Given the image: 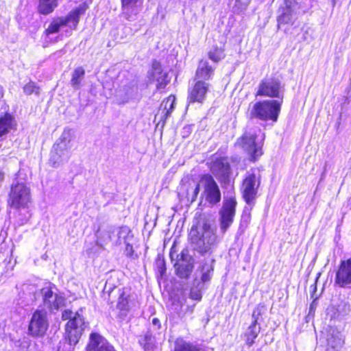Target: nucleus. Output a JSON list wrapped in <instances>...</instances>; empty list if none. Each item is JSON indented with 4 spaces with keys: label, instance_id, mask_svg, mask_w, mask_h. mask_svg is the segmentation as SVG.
Instances as JSON below:
<instances>
[{
    "label": "nucleus",
    "instance_id": "1",
    "mask_svg": "<svg viewBox=\"0 0 351 351\" xmlns=\"http://www.w3.org/2000/svg\"><path fill=\"white\" fill-rule=\"evenodd\" d=\"M190 239L194 250L202 255L210 254L220 241L216 234V229L208 223H203L201 232L192 228Z\"/></svg>",
    "mask_w": 351,
    "mask_h": 351
},
{
    "label": "nucleus",
    "instance_id": "2",
    "mask_svg": "<svg viewBox=\"0 0 351 351\" xmlns=\"http://www.w3.org/2000/svg\"><path fill=\"white\" fill-rule=\"evenodd\" d=\"M282 101L276 99L257 101L252 106L250 117L261 121L276 122L281 110Z\"/></svg>",
    "mask_w": 351,
    "mask_h": 351
},
{
    "label": "nucleus",
    "instance_id": "3",
    "mask_svg": "<svg viewBox=\"0 0 351 351\" xmlns=\"http://www.w3.org/2000/svg\"><path fill=\"white\" fill-rule=\"evenodd\" d=\"M257 132L261 133L258 128H249L239 138L236 145L243 149L250 156V160L255 161L263 154L262 146L263 136L261 141L257 140Z\"/></svg>",
    "mask_w": 351,
    "mask_h": 351
},
{
    "label": "nucleus",
    "instance_id": "4",
    "mask_svg": "<svg viewBox=\"0 0 351 351\" xmlns=\"http://www.w3.org/2000/svg\"><path fill=\"white\" fill-rule=\"evenodd\" d=\"M31 201V190L25 182L14 181L9 193V205L15 208H25Z\"/></svg>",
    "mask_w": 351,
    "mask_h": 351
},
{
    "label": "nucleus",
    "instance_id": "5",
    "mask_svg": "<svg viewBox=\"0 0 351 351\" xmlns=\"http://www.w3.org/2000/svg\"><path fill=\"white\" fill-rule=\"evenodd\" d=\"M285 86L277 77L270 76L262 79L257 87L256 97L261 96L270 98H278L282 101Z\"/></svg>",
    "mask_w": 351,
    "mask_h": 351
},
{
    "label": "nucleus",
    "instance_id": "6",
    "mask_svg": "<svg viewBox=\"0 0 351 351\" xmlns=\"http://www.w3.org/2000/svg\"><path fill=\"white\" fill-rule=\"evenodd\" d=\"M203 191L202 197L211 206L217 204L221 199L219 187L211 175H204L199 181Z\"/></svg>",
    "mask_w": 351,
    "mask_h": 351
},
{
    "label": "nucleus",
    "instance_id": "7",
    "mask_svg": "<svg viewBox=\"0 0 351 351\" xmlns=\"http://www.w3.org/2000/svg\"><path fill=\"white\" fill-rule=\"evenodd\" d=\"M261 174L259 171L248 172L242 185L243 197L248 205H253L257 197L258 189L261 184Z\"/></svg>",
    "mask_w": 351,
    "mask_h": 351
},
{
    "label": "nucleus",
    "instance_id": "8",
    "mask_svg": "<svg viewBox=\"0 0 351 351\" xmlns=\"http://www.w3.org/2000/svg\"><path fill=\"white\" fill-rule=\"evenodd\" d=\"M86 327L84 319L78 312L75 313L72 319L68 321L66 324V339L69 341V346H75L81 335Z\"/></svg>",
    "mask_w": 351,
    "mask_h": 351
},
{
    "label": "nucleus",
    "instance_id": "9",
    "mask_svg": "<svg viewBox=\"0 0 351 351\" xmlns=\"http://www.w3.org/2000/svg\"><path fill=\"white\" fill-rule=\"evenodd\" d=\"M298 6L291 1H285L278 10L277 16L278 29H283L287 32L286 25L291 26L294 24L298 18L297 10Z\"/></svg>",
    "mask_w": 351,
    "mask_h": 351
},
{
    "label": "nucleus",
    "instance_id": "10",
    "mask_svg": "<svg viewBox=\"0 0 351 351\" xmlns=\"http://www.w3.org/2000/svg\"><path fill=\"white\" fill-rule=\"evenodd\" d=\"M237 202L234 197L226 199L219 212L221 232L224 234L234 221Z\"/></svg>",
    "mask_w": 351,
    "mask_h": 351
},
{
    "label": "nucleus",
    "instance_id": "11",
    "mask_svg": "<svg viewBox=\"0 0 351 351\" xmlns=\"http://www.w3.org/2000/svg\"><path fill=\"white\" fill-rule=\"evenodd\" d=\"M48 326L47 312L44 310H36L30 319L28 334L34 337H43L47 330Z\"/></svg>",
    "mask_w": 351,
    "mask_h": 351
},
{
    "label": "nucleus",
    "instance_id": "12",
    "mask_svg": "<svg viewBox=\"0 0 351 351\" xmlns=\"http://www.w3.org/2000/svg\"><path fill=\"white\" fill-rule=\"evenodd\" d=\"M178 257V259L174 265L176 275L181 278H187L193 269L194 259L189 254L188 249L182 250Z\"/></svg>",
    "mask_w": 351,
    "mask_h": 351
},
{
    "label": "nucleus",
    "instance_id": "13",
    "mask_svg": "<svg viewBox=\"0 0 351 351\" xmlns=\"http://www.w3.org/2000/svg\"><path fill=\"white\" fill-rule=\"evenodd\" d=\"M210 171L221 183L224 184L230 183L231 169L226 158H220L214 160L211 163Z\"/></svg>",
    "mask_w": 351,
    "mask_h": 351
},
{
    "label": "nucleus",
    "instance_id": "14",
    "mask_svg": "<svg viewBox=\"0 0 351 351\" xmlns=\"http://www.w3.org/2000/svg\"><path fill=\"white\" fill-rule=\"evenodd\" d=\"M71 148L62 146L55 143L52 147L49 164L51 167L57 168L66 162L70 158V150Z\"/></svg>",
    "mask_w": 351,
    "mask_h": 351
},
{
    "label": "nucleus",
    "instance_id": "15",
    "mask_svg": "<svg viewBox=\"0 0 351 351\" xmlns=\"http://www.w3.org/2000/svg\"><path fill=\"white\" fill-rule=\"evenodd\" d=\"M122 14L129 21H135L142 9L143 0H121Z\"/></svg>",
    "mask_w": 351,
    "mask_h": 351
},
{
    "label": "nucleus",
    "instance_id": "16",
    "mask_svg": "<svg viewBox=\"0 0 351 351\" xmlns=\"http://www.w3.org/2000/svg\"><path fill=\"white\" fill-rule=\"evenodd\" d=\"M335 282L340 287H347L351 285V258L341 261Z\"/></svg>",
    "mask_w": 351,
    "mask_h": 351
},
{
    "label": "nucleus",
    "instance_id": "17",
    "mask_svg": "<svg viewBox=\"0 0 351 351\" xmlns=\"http://www.w3.org/2000/svg\"><path fill=\"white\" fill-rule=\"evenodd\" d=\"M43 302L50 310H58L64 305V299L63 297L54 293L50 287H45L41 290Z\"/></svg>",
    "mask_w": 351,
    "mask_h": 351
},
{
    "label": "nucleus",
    "instance_id": "18",
    "mask_svg": "<svg viewBox=\"0 0 351 351\" xmlns=\"http://www.w3.org/2000/svg\"><path fill=\"white\" fill-rule=\"evenodd\" d=\"M210 84L204 81H197L193 87L189 90L188 101L190 103H202L206 98Z\"/></svg>",
    "mask_w": 351,
    "mask_h": 351
},
{
    "label": "nucleus",
    "instance_id": "19",
    "mask_svg": "<svg viewBox=\"0 0 351 351\" xmlns=\"http://www.w3.org/2000/svg\"><path fill=\"white\" fill-rule=\"evenodd\" d=\"M87 351H116L106 339L97 333L90 335Z\"/></svg>",
    "mask_w": 351,
    "mask_h": 351
},
{
    "label": "nucleus",
    "instance_id": "20",
    "mask_svg": "<svg viewBox=\"0 0 351 351\" xmlns=\"http://www.w3.org/2000/svg\"><path fill=\"white\" fill-rule=\"evenodd\" d=\"M87 8V4L83 3L71 10L66 16L63 17L65 25H69L71 28L75 29L80 21V16L85 13Z\"/></svg>",
    "mask_w": 351,
    "mask_h": 351
},
{
    "label": "nucleus",
    "instance_id": "21",
    "mask_svg": "<svg viewBox=\"0 0 351 351\" xmlns=\"http://www.w3.org/2000/svg\"><path fill=\"white\" fill-rule=\"evenodd\" d=\"M326 341L327 346L335 351H339L344 344L343 335L335 328H330L328 330Z\"/></svg>",
    "mask_w": 351,
    "mask_h": 351
},
{
    "label": "nucleus",
    "instance_id": "22",
    "mask_svg": "<svg viewBox=\"0 0 351 351\" xmlns=\"http://www.w3.org/2000/svg\"><path fill=\"white\" fill-rule=\"evenodd\" d=\"M215 68L210 65L207 60H201L199 62L196 73L195 80L197 81H204L209 80L211 79L214 73Z\"/></svg>",
    "mask_w": 351,
    "mask_h": 351
},
{
    "label": "nucleus",
    "instance_id": "23",
    "mask_svg": "<svg viewBox=\"0 0 351 351\" xmlns=\"http://www.w3.org/2000/svg\"><path fill=\"white\" fill-rule=\"evenodd\" d=\"M199 183L192 181L184 183L181 186L183 195H185L187 201L190 203L194 202L199 193Z\"/></svg>",
    "mask_w": 351,
    "mask_h": 351
},
{
    "label": "nucleus",
    "instance_id": "24",
    "mask_svg": "<svg viewBox=\"0 0 351 351\" xmlns=\"http://www.w3.org/2000/svg\"><path fill=\"white\" fill-rule=\"evenodd\" d=\"M153 77L157 82L156 87L158 89L164 88L167 84L170 82V77L166 72H162L160 69V65L158 62L153 64Z\"/></svg>",
    "mask_w": 351,
    "mask_h": 351
},
{
    "label": "nucleus",
    "instance_id": "25",
    "mask_svg": "<svg viewBox=\"0 0 351 351\" xmlns=\"http://www.w3.org/2000/svg\"><path fill=\"white\" fill-rule=\"evenodd\" d=\"M115 228L110 226L99 227L97 232V244L103 245L110 242L112 243V234L114 233Z\"/></svg>",
    "mask_w": 351,
    "mask_h": 351
},
{
    "label": "nucleus",
    "instance_id": "26",
    "mask_svg": "<svg viewBox=\"0 0 351 351\" xmlns=\"http://www.w3.org/2000/svg\"><path fill=\"white\" fill-rule=\"evenodd\" d=\"M175 101L176 97L173 95L169 96L162 101L158 112L161 119L166 120L170 116L174 109Z\"/></svg>",
    "mask_w": 351,
    "mask_h": 351
},
{
    "label": "nucleus",
    "instance_id": "27",
    "mask_svg": "<svg viewBox=\"0 0 351 351\" xmlns=\"http://www.w3.org/2000/svg\"><path fill=\"white\" fill-rule=\"evenodd\" d=\"M172 351H206L199 345L186 341L182 338L175 341L174 348Z\"/></svg>",
    "mask_w": 351,
    "mask_h": 351
},
{
    "label": "nucleus",
    "instance_id": "28",
    "mask_svg": "<svg viewBox=\"0 0 351 351\" xmlns=\"http://www.w3.org/2000/svg\"><path fill=\"white\" fill-rule=\"evenodd\" d=\"M130 233V230L127 226L115 228L114 233L112 234V243L118 245L122 243H126V240Z\"/></svg>",
    "mask_w": 351,
    "mask_h": 351
},
{
    "label": "nucleus",
    "instance_id": "29",
    "mask_svg": "<svg viewBox=\"0 0 351 351\" xmlns=\"http://www.w3.org/2000/svg\"><path fill=\"white\" fill-rule=\"evenodd\" d=\"M58 5V0H39L38 11L42 14L47 15L53 12Z\"/></svg>",
    "mask_w": 351,
    "mask_h": 351
},
{
    "label": "nucleus",
    "instance_id": "30",
    "mask_svg": "<svg viewBox=\"0 0 351 351\" xmlns=\"http://www.w3.org/2000/svg\"><path fill=\"white\" fill-rule=\"evenodd\" d=\"M119 296L117 304V308L122 312L123 315H125L130 309L129 295L125 292V289H119Z\"/></svg>",
    "mask_w": 351,
    "mask_h": 351
},
{
    "label": "nucleus",
    "instance_id": "31",
    "mask_svg": "<svg viewBox=\"0 0 351 351\" xmlns=\"http://www.w3.org/2000/svg\"><path fill=\"white\" fill-rule=\"evenodd\" d=\"M261 327L258 324L252 323L245 332L246 343L251 346L260 332Z\"/></svg>",
    "mask_w": 351,
    "mask_h": 351
},
{
    "label": "nucleus",
    "instance_id": "32",
    "mask_svg": "<svg viewBox=\"0 0 351 351\" xmlns=\"http://www.w3.org/2000/svg\"><path fill=\"white\" fill-rule=\"evenodd\" d=\"M74 138L73 132L70 128H65L60 137L56 142L62 146L71 148V141Z\"/></svg>",
    "mask_w": 351,
    "mask_h": 351
},
{
    "label": "nucleus",
    "instance_id": "33",
    "mask_svg": "<svg viewBox=\"0 0 351 351\" xmlns=\"http://www.w3.org/2000/svg\"><path fill=\"white\" fill-rule=\"evenodd\" d=\"M84 74L85 71L82 66L77 67L74 70L71 80V84L73 88L78 89L80 88L81 82L84 79Z\"/></svg>",
    "mask_w": 351,
    "mask_h": 351
},
{
    "label": "nucleus",
    "instance_id": "34",
    "mask_svg": "<svg viewBox=\"0 0 351 351\" xmlns=\"http://www.w3.org/2000/svg\"><path fill=\"white\" fill-rule=\"evenodd\" d=\"M13 127V119L10 114H5L0 119V137L11 130Z\"/></svg>",
    "mask_w": 351,
    "mask_h": 351
},
{
    "label": "nucleus",
    "instance_id": "35",
    "mask_svg": "<svg viewBox=\"0 0 351 351\" xmlns=\"http://www.w3.org/2000/svg\"><path fill=\"white\" fill-rule=\"evenodd\" d=\"M63 26H66L63 21V17H58L53 20V21L49 24L45 32L47 35L57 33L60 30V27Z\"/></svg>",
    "mask_w": 351,
    "mask_h": 351
},
{
    "label": "nucleus",
    "instance_id": "36",
    "mask_svg": "<svg viewBox=\"0 0 351 351\" xmlns=\"http://www.w3.org/2000/svg\"><path fill=\"white\" fill-rule=\"evenodd\" d=\"M139 343L145 351L152 350L154 345L152 335L149 332H147L143 337L139 339Z\"/></svg>",
    "mask_w": 351,
    "mask_h": 351
},
{
    "label": "nucleus",
    "instance_id": "37",
    "mask_svg": "<svg viewBox=\"0 0 351 351\" xmlns=\"http://www.w3.org/2000/svg\"><path fill=\"white\" fill-rule=\"evenodd\" d=\"M208 57L214 62H218L224 57L223 51L221 48L213 47L208 52Z\"/></svg>",
    "mask_w": 351,
    "mask_h": 351
},
{
    "label": "nucleus",
    "instance_id": "38",
    "mask_svg": "<svg viewBox=\"0 0 351 351\" xmlns=\"http://www.w3.org/2000/svg\"><path fill=\"white\" fill-rule=\"evenodd\" d=\"M351 312V306L348 301L343 300L337 306V313L339 316H346Z\"/></svg>",
    "mask_w": 351,
    "mask_h": 351
},
{
    "label": "nucleus",
    "instance_id": "39",
    "mask_svg": "<svg viewBox=\"0 0 351 351\" xmlns=\"http://www.w3.org/2000/svg\"><path fill=\"white\" fill-rule=\"evenodd\" d=\"M16 210H18L17 218L19 224L23 225L26 223L31 217V215L27 209V207Z\"/></svg>",
    "mask_w": 351,
    "mask_h": 351
},
{
    "label": "nucleus",
    "instance_id": "40",
    "mask_svg": "<svg viewBox=\"0 0 351 351\" xmlns=\"http://www.w3.org/2000/svg\"><path fill=\"white\" fill-rule=\"evenodd\" d=\"M23 92L27 95H32L33 93L36 95H39L40 88L39 86H36L34 82L30 81L23 86Z\"/></svg>",
    "mask_w": 351,
    "mask_h": 351
},
{
    "label": "nucleus",
    "instance_id": "41",
    "mask_svg": "<svg viewBox=\"0 0 351 351\" xmlns=\"http://www.w3.org/2000/svg\"><path fill=\"white\" fill-rule=\"evenodd\" d=\"M265 306L263 304H258L252 312V323L258 324V320L260 317L265 313Z\"/></svg>",
    "mask_w": 351,
    "mask_h": 351
},
{
    "label": "nucleus",
    "instance_id": "42",
    "mask_svg": "<svg viewBox=\"0 0 351 351\" xmlns=\"http://www.w3.org/2000/svg\"><path fill=\"white\" fill-rule=\"evenodd\" d=\"M213 268L211 265H205L202 267V275L201 280L203 282H206L210 281L211 279L212 271Z\"/></svg>",
    "mask_w": 351,
    "mask_h": 351
},
{
    "label": "nucleus",
    "instance_id": "43",
    "mask_svg": "<svg viewBox=\"0 0 351 351\" xmlns=\"http://www.w3.org/2000/svg\"><path fill=\"white\" fill-rule=\"evenodd\" d=\"M136 88L132 86H128L126 88L125 96L124 100L127 101L130 99H132L134 97L136 94Z\"/></svg>",
    "mask_w": 351,
    "mask_h": 351
},
{
    "label": "nucleus",
    "instance_id": "44",
    "mask_svg": "<svg viewBox=\"0 0 351 351\" xmlns=\"http://www.w3.org/2000/svg\"><path fill=\"white\" fill-rule=\"evenodd\" d=\"M156 265L160 275H163L166 271L165 262L164 259L158 258L156 261Z\"/></svg>",
    "mask_w": 351,
    "mask_h": 351
},
{
    "label": "nucleus",
    "instance_id": "45",
    "mask_svg": "<svg viewBox=\"0 0 351 351\" xmlns=\"http://www.w3.org/2000/svg\"><path fill=\"white\" fill-rule=\"evenodd\" d=\"M190 298L193 300H200L202 298V293L197 289H191L190 292Z\"/></svg>",
    "mask_w": 351,
    "mask_h": 351
},
{
    "label": "nucleus",
    "instance_id": "46",
    "mask_svg": "<svg viewBox=\"0 0 351 351\" xmlns=\"http://www.w3.org/2000/svg\"><path fill=\"white\" fill-rule=\"evenodd\" d=\"M75 313H73L70 310H64L62 313V318L64 320H70L73 317Z\"/></svg>",
    "mask_w": 351,
    "mask_h": 351
},
{
    "label": "nucleus",
    "instance_id": "47",
    "mask_svg": "<svg viewBox=\"0 0 351 351\" xmlns=\"http://www.w3.org/2000/svg\"><path fill=\"white\" fill-rule=\"evenodd\" d=\"M316 301L314 300L313 301V302L311 304L310 306H309V314L313 313L315 311V307H316Z\"/></svg>",
    "mask_w": 351,
    "mask_h": 351
},
{
    "label": "nucleus",
    "instance_id": "48",
    "mask_svg": "<svg viewBox=\"0 0 351 351\" xmlns=\"http://www.w3.org/2000/svg\"><path fill=\"white\" fill-rule=\"evenodd\" d=\"M152 324L156 326L158 329L160 328V320L158 318H154L152 319Z\"/></svg>",
    "mask_w": 351,
    "mask_h": 351
},
{
    "label": "nucleus",
    "instance_id": "49",
    "mask_svg": "<svg viewBox=\"0 0 351 351\" xmlns=\"http://www.w3.org/2000/svg\"><path fill=\"white\" fill-rule=\"evenodd\" d=\"M115 289H111L110 288L108 290H107V285L105 286L104 291L108 292L109 296L114 291Z\"/></svg>",
    "mask_w": 351,
    "mask_h": 351
},
{
    "label": "nucleus",
    "instance_id": "50",
    "mask_svg": "<svg viewBox=\"0 0 351 351\" xmlns=\"http://www.w3.org/2000/svg\"><path fill=\"white\" fill-rule=\"evenodd\" d=\"M132 245L126 243V251L128 252V253L130 254V252H132Z\"/></svg>",
    "mask_w": 351,
    "mask_h": 351
},
{
    "label": "nucleus",
    "instance_id": "51",
    "mask_svg": "<svg viewBox=\"0 0 351 351\" xmlns=\"http://www.w3.org/2000/svg\"><path fill=\"white\" fill-rule=\"evenodd\" d=\"M63 53H64V51L62 49V50H60V51L56 52L54 53V55H56L57 56H62Z\"/></svg>",
    "mask_w": 351,
    "mask_h": 351
},
{
    "label": "nucleus",
    "instance_id": "52",
    "mask_svg": "<svg viewBox=\"0 0 351 351\" xmlns=\"http://www.w3.org/2000/svg\"><path fill=\"white\" fill-rule=\"evenodd\" d=\"M3 96V88L0 86V99H1Z\"/></svg>",
    "mask_w": 351,
    "mask_h": 351
},
{
    "label": "nucleus",
    "instance_id": "53",
    "mask_svg": "<svg viewBox=\"0 0 351 351\" xmlns=\"http://www.w3.org/2000/svg\"><path fill=\"white\" fill-rule=\"evenodd\" d=\"M247 3H246L244 5V8H245L247 6Z\"/></svg>",
    "mask_w": 351,
    "mask_h": 351
},
{
    "label": "nucleus",
    "instance_id": "54",
    "mask_svg": "<svg viewBox=\"0 0 351 351\" xmlns=\"http://www.w3.org/2000/svg\"><path fill=\"white\" fill-rule=\"evenodd\" d=\"M240 0H237L236 2L238 3Z\"/></svg>",
    "mask_w": 351,
    "mask_h": 351
}]
</instances>
